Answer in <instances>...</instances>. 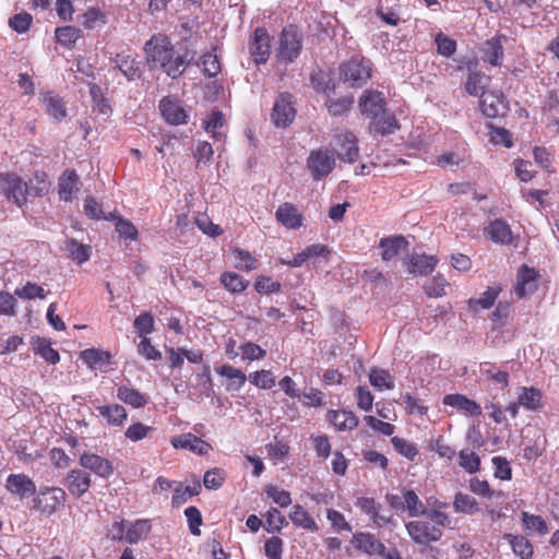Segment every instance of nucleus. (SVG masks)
<instances>
[{"instance_id":"1","label":"nucleus","mask_w":559,"mask_h":559,"mask_svg":"<svg viewBox=\"0 0 559 559\" xmlns=\"http://www.w3.org/2000/svg\"><path fill=\"white\" fill-rule=\"evenodd\" d=\"M145 62L151 69L159 67L171 79L179 78L191 63L193 56L177 53L165 33L153 34L143 47Z\"/></svg>"},{"instance_id":"2","label":"nucleus","mask_w":559,"mask_h":559,"mask_svg":"<svg viewBox=\"0 0 559 559\" xmlns=\"http://www.w3.org/2000/svg\"><path fill=\"white\" fill-rule=\"evenodd\" d=\"M425 519L409 521L405 524L411 539L421 546H428L442 538L444 527L451 526V518L440 510H429Z\"/></svg>"},{"instance_id":"3","label":"nucleus","mask_w":559,"mask_h":559,"mask_svg":"<svg viewBox=\"0 0 559 559\" xmlns=\"http://www.w3.org/2000/svg\"><path fill=\"white\" fill-rule=\"evenodd\" d=\"M67 493L59 487H43L35 493L32 502V510L50 516L64 506Z\"/></svg>"},{"instance_id":"4","label":"nucleus","mask_w":559,"mask_h":559,"mask_svg":"<svg viewBox=\"0 0 559 559\" xmlns=\"http://www.w3.org/2000/svg\"><path fill=\"white\" fill-rule=\"evenodd\" d=\"M341 79L352 87H361L371 78V61L356 56L340 67Z\"/></svg>"},{"instance_id":"5","label":"nucleus","mask_w":559,"mask_h":559,"mask_svg":"<svg viewBox=\"0 0 559 559\" xmlns=\"http://www.w3.org/2000/svg\"><path fill=\"white\" fill-rule=\"evenodd\" d=\"M302 49V37L297 28L289 25L284 27L280 35L276 57L285 63L294 62Z\"/></svg>"},{"instance_id":"6","label":"nucleus","mask_w":559,"mask_h":559,"mask_svg":"<svg viewBox=\"0 0 559 559\" xmlns=\"http://www.w3.org/2000/svg\"><path fill=\"white\" fill-rule=\"evenodd\" d=\"M0 190L8 201L23 206L27 201L28 185L14 173L0 174Z\"/></svg>"},{"instance_id":"7","label":"nucleus","mask_w":559,"mask_h":559,"mask_svg":"<svg viewBox=\"0 0 559 559\" xmlns=\"http://www.w3.org/2000/svg\"><path fill=\"white\" fill-rule=\"evenodd\" d=\"M307 166L311 174V177L314 180H320L329 176L334 169V154L328 148H319L316 151H311L307 159Z\"/></svg>"},{"instance_id":"8","label":"nucleus","mask_w":559,"mask_h":559,"mask_svg":"<svg viewBox=\"0 0 559 559\" xmlns=\"http://www.w3.org/2000/svg\"><path fill=\"white\" fill-rule=\"evenodd\" d=\"M296 117V108L293 102V95L289 93H281L276 98L272 112L271 120L278 128L288 127Z\"/></svg>"},{"instance_id":"9","label":"nucleus","mask_w":559,"mask_h":559,"mask_svg":"<svg viewBox=\"0 0 559 559\" xmlns=\"http://www.w3.org/2000/svg\"><path fill=\"white\" fill-rule=\"evenodd\" d=\"M539 273L527 264H522L516 272V283L514 285V294L519 299H523L534 294L537 288Z\"/></svg>"},{"instance_id":"10","label":"nucleus","mask_w":559,"mask_h":559,"mask_svg":"<svg viewBox=\"0 0 559 559\" xmlns=\"http://www.w3.org/2000/svg\"><path fill=\"white\" fill-rule=\"evenodd\" d=\"M249 52L257 64L265 63L271 55V37L264 27H257L249 41Z\"/></svg>"},{"instance_id":"11","label":"nucleus","mask_w":559,"mask_h":559,"mask_svg":"<svg viewBox=\"0 0 559 559\" xmlns=\"http://www.w3.org/2000/svg\"><path fill=\"white\" fill-rule=\"evenodd\" d=\"M5 489L11 495L23 500L36 493V485L33 479L26 474H10L7 477Z\"/></svg>"},{"instance_id":"12","label":"nucleus","mask_w":559,"mask_h":559,"mask_svg":"<svg viewBox=\"0 0 559 559\" xmlns=\"http://www.w3.org/2000/svg\"><path fill=\"white\" fill-rule=\"evenodd\" d=\"M476 66L477 61L475 59H469L465 62V67L469 70L465 82V91L471 96L483 97L487 93L486 88L489 86L491 79L480 71H472Z\"/></svg>"},{"instance_id":"13","label":"nucleus","mask_w":559,"mask_h":559,"mask_svg":"<svg viewBox=\"0 0 559 559\" xmlns=\"http://www.w3.org/2000/svg\"><path fill=\"white\" fill-rule=\"evenodd\" d=\"M386 102L381 92L366 91L359 98V109L361 115L369 118H377L384 114Z\"/></svg>"},{"instance_id":"14","label":"nucleus","mask_w":559,"mask_h":559,"mask_svg":"<svg viewBox=\"0 0 559 559\" xmlns=\"http://www.w3.org/2000/svg\"><path fill=\"white\" fill-rule=\"evenodd\" d=\"M508 109V102L502 93L488 92L480 97V110L488 118L504 116Z\"/></svg>"},{"instance_id":"15","label":"nucleus","mask_w":559,"mask_h":559,"mask_svg":"<svg viewBox=\"0 0 559 559\" xmlns=\"http://www.w3.org/2000/svg\"><path fill=\"white\" fill-rule=\"evenodd\" d=\"M159 110L163 118L174 126L187 123L188 115L179 100L164 97L159 102Z\"/></svg>"},{"instance_id":"16","label":"nucleus","mask_w":559,"mask_h":559,"mask_svg":"<svg viewBox=\"0 0 559 559\" xmlns=\"http://www.w3.org/2000/svg\"><path fill=\"white\" fill-rule=\"evenodd\" d=\"M442 403L447 406H451L455 409H457L460 413H462L465 416L468 417H475L481 415V407L478 403L475 401L468 399L467 396L460 394V393H453V394H447L443 396Z\"/></svg>"},{"instance_id":"17","label":"nucleus","mask_w":559,"mask_h":559,"mask_svg":"<svg viewBox=\"0 0 559 559\" xmlns=\"http://www.w3.org/2000/svg\"><path fill=\"white\" fill-rule=\"evenodd\" d=\"M336 141L340 146L337 152L338 157L346 163L356 162L359 155L356 135L353 132L344 131L337 134Z\"/></svg>"},{"instance_id":"18","label":"nucleus","mask_w":559,"mask_h":559,"mask_svg":"<svg viewBox=\"0 0 559 559\" xmlns=\"http://www.w3.org/2000/svg\"><path fill=\"white\" fill-rule=\"evenodd\" d=\"M275 217L287 229H298L304 221L300 211L290 202L281 204L275 212Z\"/></svg>"},{"instance_id":"19","label":"nucleus","mask_w":559,"mask_h":559,"mask_svg":"<svg viewBox=\"0 0 559 559\" xmlns=\"http://www.w3.org/2000/svg\"><path fill=\"white\" fill-rule=\"evenodd\" d=\"M170 442L175 449L190 450L199 455H205L211 450L210 443L190 432L175 436Z\"/></svg>"},{"instance_id":"20","label":"nucleus","mask_w":559,"mask_h":559,"mask_svg":"<svg viewBox=\"0 0 559 559\" xmlns=\"http://www.w3.org/2000/svg\"><path fill=\"white\" fill-rule=\"evenodd\" d=\"M80 464L103 478H108L114 473L111 462L97 454L83 453L80 457Z\"/></svg>"},{"instance_id":"21","label":"nucleus","mask_w":559,"mask_h":559,"mask_svg":"<svg viewBox=\"0 0 559 559\" xmlns=\"http://www.w3.org/2000/svg\"><path fill=\"white\" fill-rule=\"evenodd\" d=\"M66 485L72 496L80 498L91 488L92 479L85 471L72 469L66 477Z\"/></svg>"},{"instance_id":"22","label":"nucleus","mask_w":559,"mask_h":559,"mask_svg":"<svg viewBox=\"0 0 559 559\" xmlns=\"http://www.w3.org/2000/svg\"><path fill=\"white\" fill-rule=\"evenodd\" d=\"M352 543L357 550L369 556H376L385 550L384 544L371 533H356L353 536Z\"/></svg>"},{"instance_id":"23","label":"nucleus","mask_w":559,"mask_h":559,"mask_svg":"<svg viewBox=\"0 0 559 559\" xmlns=\"http://www.w3.org/2000/svg\"><path fill=\"white\" fill-rule=\"evenodd\" d=\"M83 362L92 370L106 371L111 362V354L100 348H87L80 354Z\"/></svg>"},{"instance_id":"24","label":"nucleus","mask_w":559,"mask_h":559,"mask_svg":"<svg viewBox=\"0 0 559 559\" xmlns=\"http://www.w3.org/2000/svg\"><path fill=\"white\" fill-rule=\"evenodd\" d=\"M326 419L337 431L354 430L359 424V419L354 412L346 409H330L326 414Z\"/></svg>"},{"instance_id":"25","label":"nucleus","mask_w":559,"mask_h":559,"mask_svg":"<svg viewBox=\"0 0 559 559\" xmlns=\"http://www.w3.org/2000/svg\"><path fill=\"white\" fill-rule=\"evenodd\" d=\"M501 292L502 287L500 284L488 286L479 298H469L467 300L468 309L473 312L490 309L495 305Z\"/></svg>"},{"instance_id":"26","label":"nucleus","mask_w":559,"mask_h":559,"mask_svg":"<svg viewBox=\"0 0 559 559\" xmlns=\"http://www.w3.org/2000/svg\"><path fill=\"white\" fill-rule=\"evenodd\" d=\"M356 507L369 515L373 524L379 527L385 526L391 522V518L380 514L381 506L373 498L360 497L356 501Z\"/></svg>"},{"instance_id":"27","label":"nucleus","mask_w":559,"mask_h":559,"mask_svg":"<svg viewBox=\"0 0 559 559\" xmlns=\"http://www.w3.org/2000/svg\"><path fill=\"white\" fill-rule=\"evenodd\" d=\"M215 371L217 374L228 380L226 390L231 392L240 391L248 379L242 370L230 365H222L221 367H217Z\"/></svg>"},{"instance_id":"28","label":"nucleus","mask_w":559,"mask_h":559,"mask_svg":"<svg viewBox=\"0 0 559 559\" xmlns=\"http://www.w3.org/2000/svg\"><path fill=\"white\" fill-rule=\"evenodd\" d=\"M438 263L435 255L413 254L411 255L405 265L407 271L412 274H428L431 273Z\"/></svg>"},{"instance_id":"29","label":"nucleus","mask_w":559,"mask_h":559,"mask_svg":"<svg viewBox=\"0 0 559 559\" xmlns=\"http://www.w3.org/2000/svg\"><path fill=\"white\" fill-rule=\"evenodd\" d=\"M483 52V61L489 63L492 67H498L501 64L503 59V46L501 43V37L496 36L485 41L484 47L481 48Z\"/></svg>"},{"instance_id":"30","label":"nucleus","mask_w":559,"mask_h":559,"mask_svg":"<svg viewBox=\"0 0 559 559\" xmlns=\"http://www.w3.org/2000/svg\"><path fill=\"white\" fill-rule=\"evenodd\" d=\"M485 233L491 241L501 245H508L512 241V233L507 222L495 219L490 222Z\"/></svg>"},{"instance_id":"31","label":"nucleus","mask_w":559,"mask_h":559,"mask_svg":"<svg viewBox=\"0 0 559 559\" xmlns=\"http://www.w3.org/2000/svg\"><path fill=\"white\" fill-rule=\"evenodd\" d=\"M79 176L75 170L67 169L63 171L58 182L59 197L63 201H70L78 191Z\"/></svg>"},{"instance_id":"32","label":"nucleus","mask_w":559,"mask_h":559,"mask_svg":"<svg viewBox=\"0 0 559 559\" xmlns=\"http://www.w3.org/2000/svg\"><path fill=\"white\" fill-rule=\"evenodd\" d=\"M114 62L116 63V67L121 71V73L128 79V81L140 79V62L131 56L126 55L124 52L117 53Z\"/></svg>"},{"instance_id":"33","label":"nucleus","mask_w":559,"mask_h":559,"mask_svg":"<svg viewBox=\"0 0 559 559\" xmlns=\"http://www.w3.org/2000/svg\"><path fill=\"white\" fill-rule=\"evenodd\" d=\"M289 519L294 525L301 527L308 532L316 533L319 526L310 513L300 504L293 506L289 512Z\"/></svg>"},{"instance_id":"34","label":"nucleus","mask_w":559,"mask_h":559,"mask_svg":"<svg viewBox=\"0 0 559 559\" xmlns=\"http://www.w3.org/2000/svg\"><path fill=\"white\" fill-rule=\"evenodd\" d=\"M117 397L133 408L144 407L148 403V396L146 394L128 385H120L117 389Z\"/></svg>"},{"instance_id":"35","label":"nucleus","mask_w":559,"mask_h":559,"mask_svg":"<svg viewBox=\"0 0 559 559\" xmlns=\"http://www.w3.org/2000/svg\"><path fill=\"white\" fill-rule=\"evenodd\" d=\"M543 394L534 386H520L518 389L519 404L528 411H536L542 407Z\"/></svg>"},{"instance_id":"36","label":"nucleus","mask_w":559,"mask_h":559,"mask_svg":"<svg viewBox=\"0 0 559 559\" xmlns=\"http://www.w3.org/2000/svg\"><path fill=\"white\" fill-rule=\"evenodd\" d=\"M97 411L110 426L120 427L128 418L126 408L119 404L103 405L97 407Z\"/></svg>"},{"instance_id":"37","label":"nucleus","mask_w":559,"mask_h":559,"mask_svg":"<svg viewBox=\"0 0 559 559\" xmlns=\"http://www.w3.org/2000/svg\"><path fill=\"white\" fill-rule=\"evenodd\" d=\"M503 539L508 540L515 556L521 559H531L534 549L531 542L522 535L504 534Z\"/></svg>"},{"instance_id":"38","label":"nucleus","mask_w":559,"mask_h":559,"mask_svg":"<svg viewBox=\"0 0 559 559\" xmlns=\"http://www.w3.org/2000/svg\"><path fill=\"white\" fill-rule=\"evenodd\" d=\"M202 486L199 478H194L191 485H179L175 488L171 503L174 507H179L186 503L190 498L198 496L201 492Z\"/></svg>"},{"instance_id":"39","label":"nucleus","mask_w":559,"mask_h":559,"mask_svg":"<svg viewBox=\"0 0 559 559\" xmlns=\"http://www.w3.org/2000/svg\"><path fill=\"white\" fill-rule=\"evenodd\" d=\"M151 530L152 525L150 520L139 519L128 526L126 542L129 544H138L140 540L147 537Z\"/></svg>"},{"instance_id":"40","label":"nucleus","mask_w":559,"mask_h":559,"mask_svg":"<svg viewBox=\"0 0 559 559\" xmlns=\"http://www.w3.org/2000/svg\"><path fill=\"white\" fill-rule=\"evenodd\" d=\"M370 128L376 133L381 135H389L399 129V122L393 115L386 114V111H384V114L377 116V118H372Z\"/></svg>"},{"instance_id":"41","label":"nucleus","mask_w":559,"mask_h":559,"mask_svg":"<svg viewBox=\"0 0 559 559\" xmlns=\"http://www.w3.org/2000/svg\"><path fill=\"white\" fill-rule=\"evenodd\" d=\"M330 250L328 247H306L300 253H297L292 259L282 258L281 262L289 266H300L309 258L329 254Z\"/></svg>"},{"instance_id":"42","label":"nucleus","mask_w":559,"mask_h":559,"mask_svg":"<svg viewBox=\"0 0 559 559\" xmlns=\"http://www.w3.org/2000/svg\"><path fill=\"white\" fill-rule=\"evenodd\" d=\"M81 17V24L85 29H94L108 23L107 14L97 7L88 8Z\"/></svg>"},{"instance_id":"43","label":"nucleus","mask_w":559,"mask_h":559,"mask_svg":"<svg viewBox=\"0 0 559 559\" xmlns=\"http://www.w3.org/2000/svg\"><path fill=\"white\" fill-rule=\"evenodd\" d=\"M404 508L409 516H419L427 514L429 511L426 509L417 493L412 489L403 490Z\"/></svg>"},{"instance_id":"44","label":"nucleus","mask_w":559,"mask_h":559,"mask_svg":"<svg viewBox=\"0 0 559 559\" xmlns=\"http://www.w3.org/2000/svg\"><path fill=\"white\" fill-rule=\"evenodd\" d=\"M90 95L93 100V111L102 115H110L111 106L109 100L105 97L104 92L100 86L95 83L90 84Z\"/></svg>"},{"instance_id":"45","label":"nucleus","mask_w":559,"mask_h":559,"mask_svg":"<svg viewBox=\"0 0 559 559\" xmlns=\"http://www.w3.org/2000/svg\"><path fill=\"white\" fill-rule=\"evenodd\" d=\"M215 51L216 47H213L211 51L203 53L200 62H198V66L209 78H215L221 72V62Z\"/></svg>"},{"instance_id":"46","label":"nucleus","mask_w":559,"mask_h":559,"mask_svg":"<svg viewBox=\"0 0 559 559\" xmlns=\"http://www.w3.org/2000/svg\"><path fill=\"white\" fill-rule=\"evenodd\" d=\"M43 102L49 116L53 117L56 120H61L66 117L67 110L64 104L58 95L48 92L44 95Z\"/></svg>"},{"instance_id":"47","label":"nucleus","mask_w":559,"mask_h":559,"mask_svg":"<svg viewBox=\"0 0 559 559\" xmlns=\"http://www.w3.org/2000/svg\"><path fill=\"white\" fill-rule=\"evenodd\" d=\"M235 267L241 271L250 272L258 267V259L249 251L235 247L233 249Z\"/></svg>"},{"instance_id":"48","label":"nucleus","mask_w":559,"mask_h":559,"mask_svg":"<svg viewBox=\"0 0 559 559\" xmlns=\"http://www.w3.org/2000/svg\"><path fill=\"white\" fill-rule=\"evenodd\" d=\"M453 508L457 513L475 514L479 511V504L475 498L469 495L457 492L454 497Z\"/></svg>"},{"instance_id":"49","label":"nucleus","mask_w":559,"mask_h":559,"mask_svg":"<svg viewBox=\"0 0 559 559\" xmlns=\"http://www.w3.org/2000/svg\"><path fill=\"white\" fill-rule=\"evenodd\" d=\"M55 34L57 43L69 48L73 47L76 40L83 36L80 28L71 25L57 27Z\"/></svg>"},{"instance_id":"50","label":"nucleus","mask_w":559,"mask_h":559,"mask_svg":"<svg viewBox=\"0 0 559 559\" xmlns=\"http://www.w3.org/2000/svg\"><path fill=\"white\" fill-rule=\"evenodd\" d=\"M221 283L231 294L242 293L249 285L248 281L235 272H224L221 275Z\"/></svg>"},{"instance_id":"51","label":"nucleus","mask_w":559,"mask_h":559,"mask_svg":"<svg viewBox=\"0 0 559 559\" xmlns=\"http://www.w3.org/2000/svg\"><path fill=\"white\" fill-rule=\"evenodd\" d=\"M354 104V96L347 95L337 99H328L325 106L328 111L333 117H340L346 115Z\"/></svg>"},{"instance_id":"52","label":"nucleus","mask_w":559,"mask_h":559,"mask_svg":"<svg viewBox=\"0 0 559 559\" xmlns=\"http://www.w3.org/2000/svg\"><path fill=\"white\" fill-rule=\"evenodd\" d=\"M369 381L371 385L380 391L392 390L394 388L393 377L384 369H371L369 373Z\"/></svg>"},{"instance_id":"53","label":"nucleus","mask_w":559,"mask_h":559,"mask_svg":"<svg viewBox=\"0 0 559 559\" xmlns=\"http://www.w3.org/2000/svg\"><path fill=\"white\" fill-rule=\"evenodd\" d=\"M27 195L33 198L45 195L50 187L48 177L45 171H36L34 178L29 180Z\"/></svg>"},{"instance_id":"54","label":"nucleus","mask_w":559,"mask_h":559,"mask_svg":"<svg viewBox=\"0 0 559 559\" xmlns=\"http://www.w3.org/2000/svg\"><path fill=\"white\" fill-rule=\"evenodd\" d=\"M402 400L404 404L405 412L408 415H421L425 416L428 414L429 407L425 405L424 401L409 392L402 394Z\"/></svg>"},{"instance_id":"55","label":"nucleus","mask_w":559,"mask_h":559,"mask_svg":"<svg viewBox=\"0 0 559 559\" xmlns=\"http://www.w3.org/2000/svg\"><path fill=\"white\" fill-rule=\"evenodd\" d=\"M248 379L254 386L262 390H270L276 383V378L273 372L265 369L251 372Z\"/></svg>"},{"instance_id":"56","label":"nucleus","mask_w":559,"mask_h":559,"mask_svg":"<svg viewBox=\"0 0 559 559\" xmlns=\"http://www.w3.org/2000/svg\"><path fill=\"white\" fill-rule=\"evenodd\" d=\"M469 490L483 498H493V497H502V491H495L491 489L489 483L485 479H479L477 477H473L469 479Z\"/></svg>"},{"instance_id":"57","label":"nucleus","mask_w":559,"mask_h":559,"mask_svg":"<svg viewBox=\"0 0 559 559\" xmlns=\"http://www.w3.org/2000/svg\"><path fill=\"white\" fill-rule=\"evenodd\" d=\"M459 465L467 473L474 474L480 468V457L471 450H462L459 453Z\"/></svg>"},{"instance_id":"58","label":"nucleus","mask_w":559,"mask_h":559,"mask_svg":"<svg viewBox=\"0 0 559 559\" xmlns=\"http://www.w3.org/2000/svg\"><path fill=\"white\" fill-rule=\"evenodd\" d=\"M35 353L39 354L48 364L55 365L59 361V353L51 347V344L46 338L37 337L34 344Z\"/></svg>"},{"instance_id":"59","label":"nucleus","mask_w":559,"mask_h":559,"mask_svg":"<svg viewBox=\"0 0 559 559\" xmlns=\"http://www.w3.org/2000/svg\"><path fill=\"white\" fill-rule=\"evenodd\" d=\"M155 430L154 427L144 425L141 421L131 424L124 431V436L132 442H139L151 436Z\"/></svg>"},{"instance_id":"60","label":"nucleus","mask_w":559,"mask_h":559,"mask_svg":"<svg viewBox=\"0 0 559 559\" xmlns=\"http://www.w3.org/2000/svg\"><path fill=\"white\" fill-rule=\"evenodd\" d=\"M133 328L141 338L147 337L154 331V318L151 312L140 313L133 321Z\"/></svg>"},{"instance_id":"61","label":"nucleus","mask_w":559,"mask_h":559,"mask_svg":"<svg viewBox=\"0 0 559 559\" xmlns=\"http://www.w3.org/2000/svg\"><path fill=\"white\" fill-rule=\"evenodd\" d=\"M522 520L526 530L539 535H546L548 533V526L543 516L522 512Z\"/></svg>"},{"instance_id":"62","label":"nucleus","mask_w":559,"mask_h":559,"mask_svg":"<svg viewBox=\"0 0 559 559\" xmlns=\"http://www.w3.org/2000/svg\"><path fill=\"white\" fill-rule=\"evenodd\" d=\"M448 282L443 276H433L424 285L426 295L430 298H439L445 295Z\"/></svg>"},{"instance_id":"63","label":"nucleus","mask_w":559,"mask_h":559,"mask_svg":"<svg viewBox=\"0 0 559 559\" xmlns=\"http://www.w3.org/2000/svg\"><path fill=\"white\" fill-rule=\"evenodd\" d=\"M242 360H260L266 356V350L253 342H245L239 346Z\"/></svg>"},{"instance_id":"64","label":"nucleus","mask_w":559,"mask_h":559,"mask_svg":"<svg viewBox=\"0 0 559 559\" xmlns=\"http://www.w3.org/2000/svg\"><path fill=\"white\" fill-rule=\"evenodd\" d=\"M437 52L445 58H450L456 51V41L443 33H438L435 36Z\"/></svg>"}]
</instances>
